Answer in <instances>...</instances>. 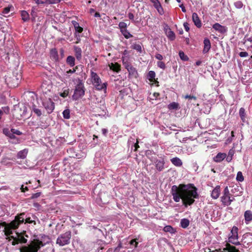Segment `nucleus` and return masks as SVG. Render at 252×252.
Returning <instances> with one entry per match:
<instances>
[{
    "label": "nucleus",
    "instance_id": "nucleus-50",
    "mask_svg": "<svg viewBox=\"0 0 252 252\" xmlns=\"http://www.w3.org/2000/svg\"><path fill=\"white\" fill-rule=\"evenodd\" d=\"M164 230L166 232H172L173 230V228L171 226H166L164 228Z\"/></svg>",
    "mask_w": 252,
    "mask_h": 252
},
{
    "label": "nucleus",
    "instance_id": "nucleus-21",
    "mask_svg": "<svg viewBox=\"0 0 252 252\" xmlns=\"http://www.w3.org/2000/svg\"><path fill=\"white\" fill-rule=\"evenodd\" d=\"M171 161L175 166L180 167L182 165L183 162L182 160L178 158L175 157L171 159Z\"/></svg>",
    "mask_w": 252,
    "mask_h": 252
},
{
    "label": "nucleus",
    "instance_id": "nucleus-35",
    "mask_svg": "<svg viewBox=\"0 0 252 252\" xmlns=\"http://www.w3.org/2000/svg\"><path fill=\"white\" fill-rule=\"evenodd\" d=\"M131 48L136 50L139 53L142 52V47L139 44H133L131 46Z\"/></svg>",
    "mask_w": 252,
    "mask_h": 252
},
{
    "label": "nucleus",
    "instance_id": "nucleus-56",
    "mask_svg": "<svg viewBox=\"0 0 252 252\" xmlns=\"http://www.w3.org/2000/svg\"><path fill=\"white\" fill-rule=\"evenodd\" d=\"M130 244L131 245H134L135 248H136L137 247L138 243L135 239H133L130 242Z\"/></svg>",
    "mask_w": 252,
    "mask_h": 252
},
{
    "label": "nucleus",
    "instance_id": "nucleus-37",
    "mask_svg": "<svg viewBox=\"0 0 252 252\" xmlns=\"http://www.w3.org/2000/svg\"><path fill=\"white\" fill-rule=\"evenodd\" d=\"M31 15L32 16V21H34L35 20V18L37 16L36 12L35 11V8L34 7H32L31 10Z\"/></svg>",
    "mask_w": 252,
    "mask_h": 252
},
{
    "label": "nucleus",
    "instance_id": "nucleus-31",
    "mask_svg": "<svg viewBox=\"0 0 252 252\" xmlns=\"http://www.w3.org/2000/svg\"><path fill=\"white\" fill-rule=\"evenodd\" d=\"M239 115L241 118V120L243 122H246V113H245V109L242 107L239 110Z\"/></svg>",
    "mask_w": 252,
    "mask_h": 252
},
{
    "label": "nucleus",
    "instance_id": "nucleus-52",
    "mask_svg": "<svg viewBox=\"0 0 252 252\" xmlns=\"http://www.w3.org/2000/svg\"><path fill=\"white\" fill-rule=\"evenodd\" d=\"M122 248V244L121 242L119 243L118 246L115 249L114 252H119L120 249Z\"/></svg>",
    "mask_w": 252,
    "mask_h": 252
},
{
    "label": "nucleus",
    "instance_id": "nucleus-64",
    "mask_svg": "<svg viewBox=\"0 0 252 252\" xmlns=\"http://www.w3.org/2000/svg\"><path fill=\"white\" fill-rule=\"evenodd\" d=\"M179 7H181L182 8V10L183 12H186V9L185 7V6L183 5V4H181L179 5Z\"/></svg>",
    "mask_w": 252,
    "mask_h": 252
},
{
    "label": "nucleus",
    "instance_id": "nucleus-49",
    "mask_svg": "<svg viewBox=\"0 0 252 252\" xmlns=\"http://www.w3.org/2000/svg\"><path fill=\"white\" fill-rule=\"evenodd\" d=\"M184 97L185 99H193L194 100H196V97L194 95H188L187 94L184 96Z\"/></svg>",
    "mask_w": 252,
    "mask_h": 252
},
{
    "label": "nucleus",
    "instance_id": "nucleus-10",
    "mask_svg": "<svg viewBox=\"0 0 252 252\" xmlns=\"http://www.w3.org/2000/svg\"><path fill=\"white\" fill-rule=\"evenodd\" d=\"M42 105L48 114H51L55 108L54 103L50 98L44 100L42 102Z\"/></svg>",
    "mask_w": 252,
    "mask_h": 252
},
{
    "label": "nucleus",
    "instance_id": "nucleus-44",
    "mask_svg": "<svg viewBox=\"0 0 252 252\" xmlns=\"http://www.w3.org/2000/svg\"><path fill=\"white\" fill-rule=\"evenodd\" d=\"M157 65L158 67H159L163 70L165 69V68L166 67L165 64L164 63H163L162 61L158 62Z\"/></svg>",
    "mask_w": 252,
    "mask_h": 252
},
{
    "label": "nucleus",
    "instance_id": "nucleus-4",
    "mask_svg": "<svg viewBox=\"0 0 252 252\" xmlns=\"http://www.w3.org/2000/svg\"><path fill=\"white\" fill-rule=\"evenodd\" d=\"M77 83L75 86L74 94L72 96V98L73 100H77L83 97L86 90L82 80L80 79H78Z\"/></svg>",
    "mask_w": 252,
    "mask_h": 252
},
{
    "label": "nucleus",
    "instance_id": "nucleus-57",
    "mask_svg": "<svg viewBox=\"0 0 252 252\" xmlns=\"http://www.w3.org/2000/svg\"><path fill=\"white\" fill-rule=\"evenodd\" d=\"M244 43H245L247 41H249L250 42L251 44H252V39H251V37H247L246 36H245L244 38Z\"/></svg>",
    "mask_w": 252,
    "mask_h": 252
},
{
    "label": "nucleus",
    "instance_id": "nucleus-9",
    "mask_svg": "<svg viewBox=\"0 0 252 252\" xmlns=\"http://www.w3.org/2000/svg\"><path fill=\"white\" fill-rule=\"evenodd\" d=\"M7 237L9 238V241H11V239H12L11 244L13 246H15L19 243H26L27 242V239L22 234L19 233H16L15 236L11 234Z\"/></svg>",
    "mask_w": 252,
    "mask_h": 252
},
{
    "label": "nucleus",
    "instance_id": "nucleus-24",
    "mask_svg": "<svg viewBox=\"0 0 252 252\" xmlns=\"http://www.w3.org/2000/svg\"><path fill=\"white\" fill-rule=\"evenodd\" d=\"M28 151L27 149H24L19 151L17 154V158H19L24 159L26 158L28 154Z\"/></svg>",
    "mask_w": 252,
    "mask_h": 252
},
{
    "label": "nucleus",
    "instance_id": "nucleus-7",
    "mask_svg": "<svg viewBox=\"0 0 252 252\" xmlns=\"http://www.w3.org/2000/svg\"><path fill=\"white\" fill-rule=\"evenodd\" d=\"M221 201L224 206H229L231 202L234 200V197L231 199V194L229 192L228 188L226 187L223 191V194L220 197Z\"/></svg>",
    "mask_w": 252,
    "mask_h": 252
},
{
    "label": "nucleus",
    "instance_id": "nucleus-34",
    "mask_svg": "<svg viewBox=\"0 0 252 252\" xmlns=\"http://www.w3.org/2000/svg\"><path fill=\"white\" fill-rule=\"evenodd\" d=\"M122 33L124 37L126 39H128L130 37H132V35L130 34V33L127 30H122Z\"/></svg>",
    "mask_w": 252,
    "mask_h": 252
},
{
    "label": "nucleus",
    "instance_id": "nucleus-23",
    "mask_svg": "<svg viewBox=\"0 0 252 252\" xmlns=\"http://www.w3.org/2000/svg\"><path fill=\"white\" fill-rule=\"evenodd\" d=\"M50 56L52 60L55 61H59L58 54L56 49H52L50 51Z\"/></svg>",
    "mask_w": 252,
    "mask_h": 252
},
{
    "label": "nucleus",
    "instance_id": "nucleus-47",
    "mask_svg": "<svg viewBox=\"0 0 252 252\" xmlns=\"http://www.w3.org/2000/svg\"><path fill=\"white\" fill-rule=\"evenodd\" d=\"M69 94V90H65L63 93L60 94V95L63 97H66Z\"/></svg>",
    "mask_w": 252,
    "mask_h": 252
},
{
    "label": "nucleus",
    "instance_id": "nucleus-55",
    "mask_svg": "<svg viewBox=\"0 0 252 252\" xmlns=\"http://www.w3.org/2000/svg\"><path fill=\"white\" fill-rule=\"evenodd\" d=\"M184 28L187 32H189V24L187 22L184 23Z\"/></svg>",
    "mask_w": 252,
    "mask_h": 252
},
{
    "label": "nucleus",
    "instance_id": "nucleus-28",
    "mask_svg": "<svg viewBox=\"0 0 252 252\" xmlns=\"http://www.w3.org/2000/svg\"><path fill=\"white\" fill-rule=\"evenodd\" d=\"M189 224V221L187 219H183L181 220L180 226L183 228H187Z\"/></svg>",
    "mask_w": 252,
    "mask_h": 252
},
{
    "label": "nucleus",
    "instance_id": "nucleus-48",
    "mask_svg": "<svg viewBox=\"0 0 252 252\" xmlns=\"http://www.w3.org/2000/svg\"><path fill=\"white\" fill-rule=\"evenodd\" d=\"M11 131L14 134H16L17 135H21L22 134V132L14 128H11Z\"/></svg>",
    "mask_w": 252,
    "mask_h": 252
},
{
    "label": "nucleus",
    "instance_id": "nucleus-43",
    "mask_svg": "<svg viewBox=\"0 0 252 252\" xmlns=\"http://www.w3.org/2000/svg\"><path fill=\"white\" fill-rule=\"evenodd\" d=\"M119 27L120 29H121V31L122 32V30H126V28L127 27V25L125 22H121L119 24Z\"/></svg>",
    "mask_w": 252,
    "mask_h": 252
},
{
    "label": "nucleus",
    "instance_id": "nucleus-16",
    "mask_svg": "<svg viewBox=\"0 0 252 252\" xmlns=\"http://www.w3.org/2000/svg\"><path fill=\"white\" fill-rule=\"evenodd\" d=\"M226 157V154L219 153L214 158V160L216 162H220L225 158Z\"/></svg>",
    "mask_w": 252,
    "mask_h": 252
},
{
    "label": "nucleus",
    "instance_id": "nucleus-59",
    "mask_svg": "<svg viewBox=\"0 0 252 252\" xmlns=\"http://www.w3.org/2000/svg\"><path fill=\"white\" fill-rule=\"evenodd\" d=\"M20 189L21 190V191L23 192H25L26 190H28V187H24V185H22L21 186Z\"/></svg>",
    "mask_w": 252,
    "mask_h": 252
},
{
    "label": "nucleus",
    "instance_id": "nucleus-40",
    "mask_svg": "<svg viewBox=\"0 0 252 252\" xmlns=\"http://www.w3.org/2000/svg\"><path fill=\"white\" fill-rule=\"evenodd\" d=\"M152 2L154 7L157 9H161V4L158 0H152Z\"/></svg>",
    "mask_w": 252,
    "mask_h": 252
},
{
    "label": "nucleus",
    "instance_id": "nucleus-15",
    "mask_svg": "<svg viewBox=\"0 0 252 252\" xmlns=\"http://www.w3.org/2000/svg\"><path fill=\"white\" fill-rule=\"evenodd\" d=\"M245 221L247 224L252 220V212L250 210H247L244 213Z\"/></svg>",
    "mask_w": 252,
    "mask_h": 252
},
{
    "label": "nucleus",
    "instance_id": "nucleus-17",
    "mask_svg": "<svg viewBox=\"0 0 252 252\" xmlns=\"http://www.w3.org/2000/svg\"><path fill=\"white\" fill-rule=\"evenodd\" d=\"M74 51L76 59L78 61H80L82 59V50L81 48L78 46H74Z\"/></svg>",
    "mask_w": 252,
    "mask_h": 252
},
{
    "label": "nucleus",
    "instance_id": "nucleus-11",
    "mask_svg": "<svg viewBox=\"0 0 252 252\" xmlns=\"http://www.w3.org/2000/svg\"><path fill=\"white\" fill-rule=\"evenodd\" d=\"M156 169L158 171H162L164 169L165 161L163 158L158 159L155 158L154 160Z\"/></svg>",
    "mask_w": 252,
    "mask_h": 252
},
{
    "label": "nucleus",
    "instance_id": "nucleus-46",
    "mask_svg": "<svg viewBox=\"0 0 252 252\" xmlns=\"http://www.w3.org/2000/svg\"><path fill=\"white\" fill-rule=\"evenodd\" d=\"M3 133L6 136L8 137V136L10 135V133H11V131L7 128H4L3 129Z\"/></svg>",
    "mask_w": 252,
    "mask_h": 252
},
{
    "label": "nucleus",
    "instance_id": "nucleus-19",
    "mask_svg": "<svg viewBox=\"0 0 252 252\" xmlns=\"http://www.w3.org/2000/svg\"><path fill=\"white\" fill-rule=\"evenodd\" d=\"M204 49L203 50V53H207L211 48V43L210 40L208 38H205L204 40Z\"/></svg>",
    "mask_w": 252,
    "mask_h": 252
},
{
    "label": "nucleus",
    "instance_id": "nucleus-42",
    "mask_svg": "<svg viewBox=\"0 0 252 252\" xmlns=\"http://www.w3.org/2000/svg\"><path fill=\"white\" fill-rule=\"evenodd\" d=\"M96 244L98 246H99V248H100V249L102 250L103 249L104 246L105 245V243L103 241H102L100 240H98L96 242Z\"/></svg>",
    "mask_w": 252,
    "mask_h": 252
},
{
    "label": "nucleus",
    "instance_id": "nucleus-12",
    "mask_svg": "<svg viewBox=\"0 0 252 252\" xmlns=\"http://www.w3.org/2000/svg\"><path fill=\"white\" fill-rule=\"evenodd\" d=\"M126 68L127 69L129 73V75L131 77L133 78H137L138 76V73L136 70V69L132 66L130 64H126Z\"/></svg>",
    "mask_w": 252,
    "mask_h": 252
},
{
    "label": "nucleus",
    "instance_id": "nucleus-5",
    "mask_svg": "<svg viewBox=\"0 0 252 252\" xmlns=\"http://www.w3.org/2000/svg\"><path fill=\"white\" fill-rule=\"evenodd\" d=\"M91 76L92 82L96 90L98 91L103 90L105 93L107 90V83H102L101 80L96 73L91 71Z\"/></svg>",
    "mask_w": 252,
    "mask_h": 252
},
{
    "label": "nucleus",
    "instance_id": "nucleus-45",
    "mask_svg": "<svg viewBox=\"0 0 252 252\" xmlns=\"http://www.w3.org/2000/svg\"><path fill=\"white\" fill-rule=\"evenodd\" d=\"M234 5L237 8L240 9L243 7V4L241 1H237L234 3Z\"/></svg>",
    "mask_w": 252,
    "mask_h": 252
},
{
    "label": "nucleus",
    "instance_id": "nucleus-58",
    "mask_svg": "<svg viewBox=\"0 0 252 252\" xmlns=\"http://www.w3.org/2000/svg\"><path fill=\"white\" fill-rule=\"evenodd\" d=\"M155 58L158 60H162L163 59V56L160 54H157L155 56Z\"/></svg>",
    "mask_w": 252,
    "mask_h": 252
},
{
    "label": "nucleus",
    "instance_id": "nucleus-25",
    "mask_svg": "<svg viewBox=\"0 0 252 252\" xmlns=\"http://www.w3.org/2000/svg\"><path fill=\"white\" fill-rule=\"evenodd\" d=\"M109 66L110 69L114 71L118 72L120 70V66L118 63H111L109 64Z\"/></svg>",
    "mask_w": 252,
    "mask_h": 252
},
{
    "label": "nucleus",
    "instance_id": "nucleus-61",
    "mask_svg": "<svg viewBox=\"0 0 252 252\" xmlns=\"http://www.w3.org/2000/svg\"><path fill=\"white\" fill-rule=\"evenodd\" d=\"M102 133L104 135L106 136L108 133V130L106 128H102Z\"/></svg>",
    "mask_w": 252,
    "mask_h": 252
},
{
    "label": "nucleus",
    "instance_id": "nucleus-2",
    "mask_svg": "<svg viewBox=\"0 0 252 252\" xmlns=\"http://www.w3.org/2000/svg\"><path fill=\"white\" fill-rule=\"evenodd\" d=\"M50 242L49 236L43 235L41 240L34 239L26 246H22L20 249V252H38L40 249Z\"/></svg>",
    "mask_w": 252,
    "mask_h": 252
},
{
    "label": "nucleus",
    "instance_id": "nucleus-1",
    "mask_svg": "<svg viewBox=\"0 0 252 252\" xmlns=\"http://www.w3.org/2000/svg\"><path fill=\"white\" fill-rule=\"evenodd\" d=\"M197 189L193 184H180L179 186L173 185L171 189V194L175 202L182 200L185 207L192 205L195 199L199 197Z\"/></svg>",
    "mask_w": 252,
    "mask_h": 252
},
{
    "label": "nucleus",
    "instance_id": "nucleus-22",
    "mask_svg": "<svg viewBox=\"0 0 252 252\" xmlns=\"http://www.w3.org/2000/svg\"><path fill=\"white\" fill-rule=\"evenodd\" d=\"M21 16L24 22H28L30 20V15L27 11L22 10L21 11Z\"/></svg>",
    "mask_w": 252,
    "mask_h": 252
},
{
    "label": "nucleus",
    "instance_id": "nucleus-53",
    "mask_svg": "<svg viewBox=\"0 0 252 252\" xmlns=\"http://www.w3.org/2000/svg\"><path fill=\"white\" fill-rule=\"evenodd\" d=\"M10 8L9 7H5L3 10L2 13L4 14H8L9 12H10Z\"/></svg>",
    "mask_w": 252,
    "mask_h": 252
},
{
    "label": "nucleus",
    "instance_id": "nucleus-36",
    "mask_svg": "<svg viewBox=\"0 0 252 252\" xmlns=\"http://www.w3.org/2000/svg\"><path fill=\"white\" fill-rule=\"evenodd\" d=\"M179 55L180 59L184 61H187L189 60L188 56L186 55L184 52L182 51H179Z\"/></svg>",
    "mask_w": 252,
    "mask_h": 252
},
{
    "label": "nucleus",
    "instance_id": "nucleus-51",
    "mask_svg": "<svg viewBox=\"0 0 252 252\" xmlns=\"http://www.w3.org/2000/svg\"><path fill=\"white\" fill-rule=\"evenodd\" d=\"M41 193L40 192H36L32 194L31 198L35 199L39 197L41 195Z\"/></svg>",
    "mask_w": 252,
    "mask_h": 252
},
{
    "label": "nucleus",
    "instance_id": "nucleus-14",
    "mask_svg": "<svg viewBox=\"0 0 252 252\" xmlns=\"http://www.w3.org/2000/svg\"><path fill=\"white\" fill-rule=\"evenodd\" d=\"M192 20L196 27L199 28L202 26V23L197 14L194 12L192 14Z\"/></svg>",
    "mask_w": 252,
    "mask_h": 252
},
{
    "label": "nucleus",
    "instance_id": "nucleus-26",
    "mask_svg": "<svg viewBox=\"0 0 252 252\" xmlns=\"http://www.w3.org/2000/svg\"><path fill=\"white\" fill-rule=\"evenodd\" d=\"M80 68V71L79 72H77V74H80L83 71V66L81 65L76 66L73 69H69L67 71V73H75L77 71H79Z\"/></svg>",
    "mask_w": 252,
    "mask_h": 252
},
{
    "label": "nucleus",
    "instance_id": "nucleus-8",
    "mask_svg": "<svg viewBox=\"0 0 252 252\" xmlns=\"http://www.w3.org/2000/svg\"><path fill=\"white\" fill-rule=\"evenodd\" d=\"M238 228L237 227L234 226L231 230L228 237L229 242L234 244L235 245H239L240 244L238 241Z\"/></svg>",
    "mask_w": 252,
    "mask_h": 252
},
{
    "label": "nucleus",
    "instance_id": "nucleus-33",
    "mask_svg": "<svg viewBox=\"0 0 252 252\" xmlns=\"http://www.w3.org/2000/svg\"><path fill=\"white\" fill-rule=\"evenodd\" d=\"M32 111L38 116L40 117L42 115V112L40 109L37 108L35 105H33L32 106Z\"/></svg>",
    "mask_w": 252,
    "mask_h": 252
},
{
    "label": "nucleus",
    "instance_id": "nucleus-63",
    "mask_svg": "<svg viewBox=\"0 0 252 252\" xmlns=\"http://www.w3.org/2000/svg\"><path fill=\"white\" fill-rule=\"evenodd\" d=\"M60 53L62 58H63L64 57V50L63 48L60 49Z\"/></svg>",
    "mask_w": 252,
    "mask_h": 252
},
{
    "label": "nucleus",
    "instance_id": "nucleus-13",
    "mask_svg": "<svg viewBox=\"0 0 252 252\" xmlns=\"http://www.w3.org/2000/svg\"><path fill=\"white\" fill-rule=\"evenodd\" d=\"M213 28L221 33H225L227 31V28L223 26L218 23H216L213 25Z\"/></svg>",
    "mask_w": 252,
    "mask_h": 252
},
{
    "label": "nucleus",
    "instance_id": "nucleus-6",
    "mask_svg": "<svg viewBox=\"0 0 252 252\" xmlns=\"http://www.w3.org/2000/svg\"><path fill=\"white\" fill-rule=\"evenodd\" d=\"M71 238V231H66L58 236L56 240V244L61 247L68 245L70 242Z\"/></svg>",
    "mask_w": 252,
    "mask_h": 252
},
{
    "label": "nucleus",
    "instance_id": "nucleus-29",
    "mask_svg": "<svg viewBox=\"0 0 252 252\" xmlns=\"http://www.w3.org/2000/svg\"><path fill=\"white\" fill-rule=\"evenodd\" d=\"M66 63L69 64L71 67L75 65V58L71 56H69L66 59Z\"/></svg>",
    "mask_w": 252,
    "mask_h": 252
},
{
    "label": "nucleus",
    "instance_id": "nucleus-54",
    "mask_svg": "<svg viewBox=\"0 0 252 252\" xmlns=\"http://www.w3.org/2000/svg\"><path fill=\"white\" fill-rule=\"evenodd\" d=\"M239 55L241 57H246L249 55L247 52H241Z\"/></svg>",
    "mask_w": 252,
    "mask_h": 252
},
{
    "label": "nucleus",
    "instance_id": "nucleus-38",
    "mask_svg": "<svg viewBox=\"0 0 252 252\" xmlns=\"http://www.w3.org/2000/svg\"><path fill=\"white\" fill-rule=\"evenodd\" d=\"M63 115L64 119H69L70 116V110L69 109H65L63 112Z\"/></svg>",
    "mask_w": 252,
    "mask_h": 252
},
{
    "label": "nucleus",
    "instance_id": "nucleus-32",
    "mask_svg": "<svg viewBox=\"0 0 252 252\" xmlns=\"http://www.w3.org/2000/svg\"><path fill=\"white\" fill-rule=\"evenodd\" d=\"M168 108L170 110H177L179 108V104L177 102H173L168 105Z\"/></svg>",
    "mask_w": 252,
    "mask_h": 252
},
{
    "label": "nucleus",
    "instance_id": "nucleus-60",
    "mask_svg": "<svg viewBox=\"0 0 252 252\" xmlns=\"http://www.w3.org/2000/svg\"><path fill=\"white\" fill-rule=\"evenodd\" d=\"M128 17L131 20H134V15L132 13H129L128 14Z\"/></svg>",
    "mask_w": 252,
    "mask_h": 252
},
{
    "label": "nucleus",
    "instance_id": "nucleus-39",
    "mask_svg": "<svg viewBox=\"0 0 252 252\" xmlns=\"http://www.w3.org/2000/svg\"><path fill=\"white\" fill-rule=\"evenodd\" d=\"M236 180L238 182H242L244 181V177H243L242 172L239 171L237 173V176H236Z\"/></svg>",
    "mask_w": 252,
    "mask_h": 252
},
{
    "label": "nucleus",
    "instance_id": "nucleus-41",
    "mask_svg": "<svg viewBox=\"0 0 252 252\" xmlns=\"http://www.w3.org/2000/svg\"><path fill=\"white\" fill-rule=\"evenodd\" d=\"M156 77V73L154 71H150L148 73V79L151 81H153V79H155Z\"/></svg>",
    "mask_w": 252,
    "mask_h": 252
},
{
    "label": "nucleus",
    "instance_id": "nucleus-3",
    "mask_svg": "<svg viewBox=\"0 0 252 252\" xmlns=\"http://www.w3.org/2000/svg\"><path fill=\"white\" fill-rule=\"evenodd\" d=\"M34 219L35 217L33 216H32V219L30 217L26 215L24 213H21L19 215L16 216L15 220L10 223V224L7 227V230L6 233L7 235L13 234V232L12 230L18 228L19 225L23 223L24 221L25 223H34V224H35Z\"/></svg>",
    "mask_w": 252,
    "mask_h": 252
},
{
    "label": "nucleus",
    "instance_id": "nucleus-18",
    "mask_svg": "<svg viewBox=\"0 0 252 252\" xmlns=\"http://www.w3.org/2000/svg\"><path fill=\"white\" fill-rule=\"evenodd\" d=\"M220 192V187L219 186H217L212 191V197L215 199H217L219 197Z\"/></svg>",
    "mask_w": 252,
    "mask_h": 252
},
{
    "label": "nucleus",
    "instance_id": "nucleus-62",
    "mask_svg": "<svg viewBox=\"0 0 252 252\" xmlns=\"http://www.w3.org/2000/svg\"><path fill=\"white\" fill-rule=\"evenodd\" d=\"M234 151L232 150H230L229 152H228V156H229V157H233V156L234 155Z\"/></svg>",
    "mask_w": 252,
    "mask_h": 252
},
{
    "label": "nucleus",
    "instance_id": "nucleus-20",
    "mask_svg": "<svg viewBox=\"0 0 252 252\" xmlns=\"http://www.w3.org/2000/svg\"><path fill=\"white\" fill-rule=\"evenodd\" d=\"M239 251L236 249V248L233 246L230 245L229 244H227L226 246V247L223 248V251L222 252H238Z\"/></svg>",
    "mask_w": 252,
    "mask_h": 252
},
{
    "label": "nucleus",
    "instance_id": "nucleus-27",
    "mask_svg": "<svg viewBox=\"0 0 252 252\" xmlns=\"http://www.w3.org/2000/svg\"><path fill=\"white\" fill-rule=\"evenodd\" d=\"M166 34L167 35V36L168 37V38L170 40H174L175 38V34L174 33V32L171 30V29H169L168 30H167L166 31Z\"/></svg>",
    "mask_w": 252,
    "mask_h": 252
},
{
    "label": "nucleus",
    "instance_id": "nucleus-30",
    "mask_svg": "<svg viewBox=\"0 0 252 252\" xmlns=\"http://www.w3.org/2000/svg\"><path fill=\"white\" fill-rule=\"evenodd\" d=\"M72 23L75 28L76 32H77L79 33H81L82 32V31L83 30V28L82 27H80L79 24L78 22H77L75 21H72Z\"/></svg>",
    "mask_w": 252,
    "mask_h": 252
}]
</instances>
